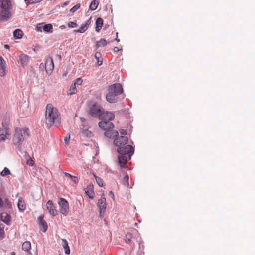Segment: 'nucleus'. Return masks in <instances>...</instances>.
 I'll return each instance as SVG.
<instances>
[{
  "instance_id": "nucleus-1",
  "label": "nucleus",
  "mask_w": 255,
  "mask_h": 255,
  "mask_svg": "<svg viewBox=\"0 0 255 255\" xmlns=\"http://www.w3.org/2000/svg\"><path fill=\"white\" fill-rule=\"evenodd\" d=\"M45 121L47 126L50 127L55 123L60 122V116L58 109L51 104L46 105L45 111Z\"/></svg>"
},
{
  "instance_id": "nucleus-2",
  "label": "nucleus",
  "mask_w": 255,
  "mask_h": 255,
  "mask_svg": "<svg viewBox=\"0 0 255 255\" xmlns=\"http://www.w3.org/2000/svg\"><path fill=\"white\" fill-rule=\"evenodd\" d=\"M103 111V108L100 105L95 103L90 106L89 114L92 116L98 117L99 118Z\"/></svg>"
},
{
  "instance_id": "nucleus-3",
  "label": "nucleus",
  "mask_w": 255,
  "mask_h": 255,
  "mask_svg": "<svg viewBox=\"0 0 255 255\" xmlns=\"http://www.w3.org/2000/svg\"><path fill=\"white\" fill-rule=\"evenodd\" d=\"M58 204L60 213L64 216L68 215L69 210V203L67 200L63 198H60L58 201Z\"/></svg>"
},
{
  "instance_id": "nucleus-4",
  "label": "nucleus",
  "mask_w": 255,
  "mask_h": 255,
  "mask_svg": "<svg viewBox=\"0 0 255 255\" xmlns=\"http://www.w3.org/2000/svg\"><path fill=\"white\" fill-rule=\"evenodd\" d=\"M15 134L13 138V142L15 145H20L24 140V137L22 129L19 128H16Z\"/></svg>"
},
{
  "instance_id": "nucleus-5",
  "label": "nucleus",
  "mask_w": 255,
  "mask_h": 255,
  "mask_svg": "<svg viewBox=\"0 0 255 255\" xmlns=\"http://www.w3.org/2000/svg\"><path fill=\"white\" fill-rule=\"evenodd\" d=\"M117 152L119 154L125 155L129 154V157H130V156L133 153L134 149L132 146L130 145H125L118 148Z\"/></svg>"
},
{
  "instance_id": "nucleus-6",
  "label": "nucleus",
  "mask_w": 255,
  "mask_h": 255,
  "mask_svg": "<svg viewBox=\"0 0 255 255\" xmlns=\"http://www.w3.org/2000/svg\"><path fill=\"white\" fill-rule=\"evenodd\" d=\"M45 67L46 73L48 75H50L54 67V62L51 57L49 56L46 58Z\"/></svg>"
},
{
  "instance_id": "nucleus-7",
  "label": "nucleus",
  "mask_w": 255,
  "mask_h": 255,
  "mask_svg": "<svg viewBox=\"0 0 255 255\" xmlns=\"http://www.w3.org/2000/svg\"><path fill=\"white\" fill-rule=\"evenodd\" d=\"M128 138L126 136H118L114 141V144L117 146L121 147L127 144Z\"/></svg>"
},
{
  "instance_id": "nucleus-8",
  "label": "nucleus",
  "mask_w": 255,
  "mask_h": 255,
  "mask_svg": "<svg viewBox=\"0 0 255 255\" xmlns=\"http://www.w3.org/2000/svg\"><path fill=\"white\" fill-rule=\"evenodd\" d=\"M108 90H110L117 95H120L123 92L122 87L119 83H115L110 85L108 87Z\"/></svg>"
},
{
  "instance_id": "nucleus-9",
  "label": "nucleus",
  "mask_w": 255,
  "mask_h": 255,
  "mask_svg": "<svg viewBox=\"0 0 255 255\" xmlns=\"http://www.w3.org/2000/svg\"><path fill=\"white\" fill-rule=\"evenodd\" d=\"M99 126L103 130L106 131L108 129H113L114 124L108 121L102 120L98 123Z\"/></svg>"
},
{
  "instance_id": "nucleus-10",
  "label": "nucleus",
  "mask_w": 255,
  "mask_h": 255,
  "mask_svg": "<svg viewBox=\"0 0 255 255\" xmlns=\"http://www.w3.org/2000/svg\"><path fill=\"white\" fill-rule=\"evenodd\" d=\"M97 205L100 210L99 215L103 216L102 214L105 212L106 208V198L104 197H101V198L98 200Z\"/></svg>"
},
{
  "instance_id": "nucleus-11",
  "label": "nucleus",
  "mask_w": 255,
  "mask_h": 255,
  "mask_svg": "<svg viewBox=\"0 0 255 255\" xmlns=\"http://www.w3.org/2000/svg\"><path fill=\"white\" fill-rule=\"evenodd\" d=\"M114 118L115 115L112 112L108 111L104 112L103 110L99 119L102 120L110 121L113 120Z\"/></svg>"
},
{
  "instance_id": "nucleus-12",
  "label": "nucleus",
  "mask_w": 255,
  "mask_h": 255,
  "mask_svg": "<svg viewBox=\"0 0 255 255\" xmlns=\"http://www.w3.org/2000/svg\"><path fill=\"white\" fill-rule=\"evenodd\" d=\"M7 74L6 63L2 57H0V76L4 77Z\"/></svg>"
},
{
  "instance_id": "nucleus-13",
  "label": "nucleus",
  "mask_w": 255,
  "mask_h": 255,
  "mask_svg": "<svg viewBox=\"0 0 255 255\" xmlns=\"http://www.w3.org/2000/svg\"><path fill=\"white\" fill-rule=\"evenodd\" d=\"M47 209L50 215L55 216L57 215V210L51 200H49L46 203Z\"/></svg>"
},
{
  "instance_id": "nucleus-14",
  "label": "nucleus",
  "mask_w": 255,
  "mask_h": 255,
  "mask_svg": "<svg viewBox=\"0 0 255 255\" xmlns=\"http://www.w3.org/2000/svg\"><path fill=\"white\" fill-rule=\"evenodd\" d=\"M118 95L111 91L108 90V93L106 95V100L109 103H115L117 101V96Z\"/></svg>"
},
{
  "instance_id": "nucleus-15",
  "label": "nucleus",
  "mask_w": 255,
  "mask_h": 255,
  "mask_svg": "<svg viewBox=\"0 0 255 255\" xmlns=\"http://www.w3.org/2000/svg\"><path fill=\"white\" fill-rule=\"evenodd\" d=\"M0 219L2 221L6 224L7 225H10L11 217L10 215H9L6 212H2L0 215Z\"/></svg>"
},
{
  "instance_id": "nucleus-16",
  "label": "nucleus",
  "mask_w": 255,
  "mask_h": 255,
  "mask_svg": "<svg viewBox=\"0 0 255 255\" xmlns=\"http://www.w3.org/2000/svg\"><path fill=\"white\" fill-rule=\"evenodd\" d=\"M85 192L86 194L91 199H93L94 196V192L93 191V185L90 184L85 189Z\"/></svg>"
},
{
  "instance_id": "nucleus-17",
  "label": "nucleus",
  "mask_w": 255,
  "mask_h": 255,
  "mask_svg": "<svg viewBox=\"0 0 255 255\" xmlns=\"http://www.w3.org/2000/svg\"><path fill=\"white\" fill-rule=\"evenodd\" d=\"M104 135L108 138H112L118 136V132L116 130H113L112 129H110L105 131Z\"/></svg>"
},
{
  "instance_id": "nucleus-18",
  "label": "nucleus",
  "mask_w": 255,
  "mask_h": 255,
  "mask_svg": "<svg viewBox=\"0 0 255 255\" xmlns=\"http://www.w3.org/2000/svg\"><path fill=\"white\" fill-rule=\"evenodd\" d=\"M44 216H40L38 218V222L40 227L42 229L44 232H45L47 230V223L43 219Z\"/></svg>"
},
{
  "instance_id": "nucleus-19",
  "label": "nucleus",
  "mask_w": 255,
  "mask_h": 255,
  "mask_svg": "<svg viewBox=\"0 0 255 255\" xmlns=\"http://www.w3.org/2000/svg\"><path fill=\"white\" fill-rule=\"evenodd\" d=\"M10 136V132L9 128H6L4 131L0 135V140L4 141L6 139H9Z\"/></svg>"
},
{
  "instance_id": "nucleus-20",
  "label": "nucleus",
  "mask_w": 255,
  "mask_h": 255,
  "mask_svg": "<svg viewBox=\"0 0 255 255\" xmlns=\"http://www.w3.org/2000/svg\"><path fill=\"white\" fill-rule=\"evenodd\" d=\"M0 6L1 9H10L11 8V2L9 0H1Z\"/></svg>"
},
{
  "instance_id": "nucleus-21",
  "label": "nucleus",
  "mask_w": 255,
  "mask_h": 255,
  "mask_svg": "<svg viewBox=\"0 0 255 255\" xmlns=\"http://www.w3.org/2000/svg\"><path fill=\"white\" fill-rule=\"evenodd\" d=\"M118 161L120 166L122 168H124L127 162V156L125 155L120 154V155L118 156Z\"/></svg>"
},
{
  "instance_id": "nucleus-22",
  "label": "nucleus",
  "mask_w": 255,
  "mask_h": 255,
  "mask_svg": "<svg viewBox=\"0 0 255 255\" xmlns=\"http://www.w3.org/2000/svg\"><path fill=\"white\" fill-rule=\"evenodd\" d=\"M21 64L22 66L26 65L29 61V57L25 54H21L19 56Z\"/></svg>"
},
{
  "instance_id": "nucleus-23",
  "label": "nucleus",
  "mask_w": 255,
  "mask_h": 255,
  "mask_svg": "<svg viewBox=\"0 0 255 255\" xmlns=\"http://www.w3.org/2000/svg\"><path fill=\"white\" fill-rule=\"evenodd\" d=\"M18 208L20 211H23L26 209V205L22 197H19L17 204Z\"/></svg>"
},
{
  "instance_id": "nucleus-24",
  "label": "nucleus",
  "mask_w": 255,
  "mask_h": 255,
  "mask_svg": "<svg viewBox=\"0 0 255 255\" xmlns=\"http://www.w3.org/2000/svg\"><path fill=\"white\" fill-rule=\"evenodd\" d=\"M96 27H95V30L99 32L100 30H101L102 25L103 24V20L102 18L99 17L97 19L96 21Z\"/></svg>"
},
{
  "instance_id": "nucleus-25",
  "label": "nucleus",
  "mask_w": 255,
  "mask_h": 255,
  "mask_svg": "<svg viewBox=\"0 0 255 255\" xmlns=\"http://www.w3.org/2000/svg\"><path fill=\"white\" fill-rule=\"evenodd\" d=\"M62 241L63 243L62 246L64 249L65 253L69 255L70 253V250L67 240L64 239L62 240Z\"/></svg>"
},
{
  "instance_id": "nucleus-26",
  "label": "nucleus",
  "mask_w": 255,
  "mask_h": 255,
  "mask_svg": "<svg viewBox=\"0 0 255 255\" xmlns=\"http://www.w3.org/2000/svg\"><path fill=\"white\" fill-rule=\"evenodd\" d=\"M77 92V89L76 87V85H75V84H72L70 88L67 90V95H71L74 94H76Z\"/></svg>"
},
{
  "instance_id": "nucleus-27",
  "label": "nucleus",
  "mask_w": 255,
  "mask_h": 255,
  "mask_svg": "<svg viewBox=\"0 0 255 255\" xmlns=\"http://www.w3.org/2000/svg\"><path fill=\"white\" fill-rule=\"evenodd\" d=\"M23 34V33L22 31L19 29H17L13 32V37L16 39H21Z\"/></svg>"
},
{
  "instance_id": "nucleus-28",
  "label": "nucleus",
  "mask_w": 255,
  "mask_h": 255,
  "mask_svg": "<svg viewBox=\"0 0 255 255\" xmlns=\"http://www.w3.org/2000/svg\"><path fill=\"white\" fill-rule=\"evenodd\" d=\"M31 248V243L29 241L24 242L22 245V249L24 251H29Z\"/></svg>"
},
{
  "instance_id": "nucleus-29",
  "label": "nucleus",
  "mask_w": 255,
  "mask_h": 255,
  "mask_svg": "<svg viewBox=\"0 0 255 255\" xmlns=\"http://www.w3.org/2000/svg\"><path fill=\"white\" fill-rule=\"evenodd\" d=\"M99 0H93L90 4L89 8L91 10H94L97 9L98 5L99 4Z\"/></svg>"
},
{
  "instance_id": "nucleus-30",
  "label": "nucleus",
  "mask_w": 255,
  "mask_h": 255,
  "mask_svg": "<svg viewBox=\"0 0 255 255\" xmlns=\"http://www.w3.org/2000/svg\"><path fill=\"white\" fill-rule=\"evenodd\" d=\"M88 26L87 24L85 23L84 24L82 25L81 27L79 28V29L75 30L74 31L75 32L82 33H84L88 29Z\"/></svg>"
},
{
  "instance_id": "nucleus-31",
  "label": "nucleus",
  "mask_w": 255,
  "mask_h": 255,
  "mask_svg": "<svg viewBox=\"0 0 255 255\" xmlns=\"http://www.w3.org/2000/svg\"><path fill=\"white\" fill-rule=\"evenodd\" d=\"M107 43V41L105 39L101 38L99 41L97 42L96 47L97 48L100 47H103L106 45Z\"/></svg>"
},
{
  "instance_id": "nucleus-32",
  "label": "nucleus",
  "mask_w": 255,
  "mask_h": 255,
  "mask_svg": "<svg viewBox=\"0 0 255 255\" xmlns=\"http://www.w3.org/2000/svg\"><path fill=\"white\" fill-rule=\"evenodd\" d=\"M1 14L2 17L8 18L10 17V9H1Z\"/></svg>"
},
{
  "instance_id": "nucleus-33",
  "label": "nucleus",
  "mask_w": 255,
  "mask_h": 255,
  "mask_svg": "<svg viewBox=\"0 0 255 255\" xmlns=\"http://www.w3.org/2000/svg\"><path fill=\"white\" fill-rule=\"evenodd\" d=\"M82 134L86 137L90 138L93 136V133L88 129L83 130L82 131Z\"/></svg>"
},
{
  "instance_id": "nucleus-34",
  "label": "nucleus",
  "mask_w": 255,
  "mask_h": 255,
  "mask_svg": "<svg viewBox=\"0 0 255 255\" xmlns=\"http://www.w3.org/2000/svg\"><path fill=\"white\" fill-rule=\"evenodd\" d=\"M53 26L51 24H45L43 26V29L44 31L47 32H52Z\"/></svg>"
},
{
  "instance_id": "nucleus-35",
  "label": "nucleus",
  "mask_w": 255,
  "mask_h": 255,
  "mask_svg": "<svg viewBox=\"0 0 255 255\" xmlns=\"http://www.w3.org/2000/svg\"><path fill=\"white\" fill-rule=\"evenodd\" d=\"M95 58L97 60V64L100 66L102 64L103 61L101 60V54L100 52H96L95 54Z\"/></svg>"
},
{
  "instance_id": "nucleus-36",
  "label": "nucleus",
  "mask_w": 255,
  "mask_h": 255,
  "mask_svg": "<svg viewBox=\"0 0 255 255\" xmlns=\"http://www.w3.org/2000/svg\"><path fill=\"white\" fill-rule=\"evenodd\" d=\"M132 238V235L130 233H128L126 235L125 242L127 243H130L131 242Z\"/></svg>"
},
{
  "instance_id": "nucleus-37",
  "label": "nucleus",
  "mask_w": 255,
  "mask_h": 255,
  "mask_svg": "<svg viewBox=\"0 0 255 255\" xmlns=\"http://www.w3.org/2000/svg\"><path fill=\"white\" fill-rule=\"evenodd\" d=\"M10 170L7 168L5 167L1 172L0 174L2 176H5L7 175H10Z\"/></svg>"
},
{
  "instance_id": "nucleus-38",
  "label": "nucleus",
  "mask_w": 255,
  "mask_h": 255,
  "mask_svg": "<svg viewBox=\"0 0 255 255\" xmlns=\"http://www.w3.org/2000/svg\"><path fill=\"white\" fill-rule=\"evenodd\" d=\"M128 179L129 177L128 175L126 174L125 176L123 177V184L125 186H129V183H128Z\"/></svg>"
},
{
  "instance_id": "nucleus-39",
  "label": "nucleus",
  "mask_w": 255,
  "mask_h": 255,
  "mask_svg": "<svg viewBox=\"0 0 255 255\" xmlns=\"http://www.w3.org/2000/svg\"><path fill=\"white\" fill-rule=\"evenodd\" d=\"M95 180L97 183L100 187H103L104 185V182L103 180L99 177L95 176Z\"/></svg>"
},
{
  "instance_id": "nucleus-40",
  "label": "nucleus",
  "mask_w": 255,
  "mask_h": 255,
  "mask_svg": "<svg viewBox=\"0 0 255 255\" xmlns=\"http://www.w3.org/2000/svg\"><path fill=\"white\" fill-rule=\"evenodd\" d=\"M80 7V4L78 3L77 4H76L75 6H74L73 7H72L70 9V11L72 13H73V12H75L76 10H77Z\"/></svg>"
},
{
  "instance_id": "nucleus-41",
  "label": "nucleus",
  "mask_w": 255,
  "mask_h": 255,
  "mask_svg": "<svg viewBox=\"0 0 255 255\" xmlns=\"http://www.w3.org/2000/svg\"><path fill=\"white\" fill-rule=\"evenodd\" d=\"M83 82V80L81 78H77L75 81H74L73 84H75V85H80L82 84Z\"/></svg>"
},
{
  "instance_id": "nucleus-42",
  "label": "nucleus",
  "mask_w": 255,
  "mask_h": 255,
  "mask_svg": "<svg viewBox=\"0 0 255 255\" xmlns=\"http://www.w3.org/2000/svg\"><path fill=\"white\" fill-rule=\"evenodd\" d=\"M28 159L27 161V164L29 165V166H33L34 165V161L32 160L31 157L28 155Z\"/></svg>"
},
{
  "instance_id": "nucleus-43",
  "label": "nucleus",
  "mask_w": 255,
  "mask_h": 255,
  "mask_svg": "<svg viewBox=\"0 0 255 255\" xmlns=\"http://www.w3.org/2000/svg\"><path fill=\"white\" fill-rule=\"evenodd\" d=\"M77 26V24L74 22H70L68 24V26L70 28H74Z\"/></svg>"
},
{
  "instance_id": "nucleus-44",
  "label": "nucleus",
  "mask_w": 255,
  "mask_h": 255,
  "mask_svg": "<svg viewBox=\"0 0 255 255\" xmlns=\"http://www.w3.org/2000/svg\"><path fill=\"white\" fill-rule=\"evenodd\" d=\"M71 179L75 184H77L79 181L78 178L76 176H72Z\"/></svg>"
},
{
  "instance_id": "nucleus-45",
  "label": "nucleus",
  "mask_w": 255,
  "mask_h": 255,
  "mask_svg": "<svg viewBox=\"0 0 255 255\" xmlns=\"http://www.w3.org/2000/svg\"><path fill=\"white\" fill-rule=\"evenodd\" d=\"M70 135H68V136H66V137H65V138H64V142H65L66 144H68L69 143V142L70 141Z\"/></svg>"
},
{
  "instance_id": "nucleus-46",
  "label": "nucleus",
  "mask_w": 255,
  "mask_h": 255,
  "mask_svg": "<svg viewBox=\"0 0 255 255\" xmlns=\"http://www.w3.org/2000/svg\"><path fill=\"white\" fill-rule=\"evenodd\" d=\"M120 132L122 135H126L127 134V131L124 129H122L120 130Z\"/></svg>"
},
{
  "instance_id": "nucleus-47",
  "label": "nucleus",
  "mask_w": 255,
  "mask_h": 255,
  "mask_svg": "<svg viewBox=\"0 0 255 255\" xmlns=\"http://www.w3.org/2000/svg\"><path fill=\"white\" fill-rule=\"evenodd\" d=\"M64 175L67 177H69L70 178H71V177H72V175H71L70 174L68 173H67V172H65L64 173Z\"/></svg>"
},
{
  "instance_id": "nucleus-48",
  "label": "nucleus",
  "mask_w": 255,
  "mask_h": 255,
  "mask_svg": "<svg viewBox=\"0 0 255 255\" xmlns=\"http://www.w3.org/2000/svg\"><path fill=\"white\" fill-rule=\"evenodd\" d=\"M3 205V201L1 198L0 197V208L2 207Z\"/></svg>"
},
{
  "instance_id": "nucleus-49",
  "label": "nucleus",
  "mask_w": 255,
  "mask_h": 255,
  "mask_svg": "<svg viewBox=\"0 0 255 255\" xmlns=\"http://www.w3.org/2000/svg\"><path fill=\"white\" fill-rule=\"evenodd\" d=\"M43 26L42 24H39L37 25V28L39 29H41L42 28H43Z\"/></svg>"
},
{
  "instance_id": "nucleus-50",
  "label": "nucleus",
  "mask_w": 255,
  "mask_h": 255,
  "mask_svg": "<svg viewBox=\"0 0 255 255\" xmlns=\"http://www.w3.org/2000/svg\"><path fill=\"white\" fill-rule=\"evenodd\" d=\"M114 51H115V52H118V51H119V48H118V47H115L114 48Z\"/></svg>"
},
{
  "instance_id": "nucleus-51",
  "label": "nucleus",
  "mask_w": 255,
  "mask_h": 255,
  "mask_svg": "<svg viewBox=\"0 0 255 255\" xmlns=\"http://www.w3.org/2000/svg\"><path fill=\"white\" fill-rule=\"evenodd\" d=\"M109 194L112 197L114 198V193L112 191H110L109 192Z\"/></svg>"
},
{
  "instance_id": "nucleus-52",
  "label": "nucleus",
  "mask_w": 255,
  "mask_h": 255,
  "mask_svg": "<svg viewBox=\"0 0 255 255\" xmlns=\"http://www.w3.org/2000/svg\"><path fill=\"white\" fill-rule=\"evenodd\" d=\"M118 35V33L117 32L116 33V35L117 36ZM115 40L117 41V42H119L120 41V39L118 38V37L117 36V37L115 38Z\"/></svg>"
},
{
  "instance_id": "nucleus-53",
  "label": "nucleus",
  "mask_w": 255,
  "mask_h": 255,
  "mask_svg": "<svg viewBox=\"0 0 255 255\" xmlns=\"http://www.w3.org/2000/svg\"><path fill=\"white\" fill-rule=\"evenodd\" d=\"M4 47L7 49H8L9 48V46L8 45L6 44L4 45Z\"/></svg>"
},
{
  "instance_id": "nucleus-54",
  "label": "nucleus",
  "mask_w": 255,
  "mask_h": 255,
  "mask_svg": "<svg viewBox=\"0 0 255 255\" xmlns=\"http://www.w3.org/2000/svg\"><path fill=\"white\" fill-rule=\"evenodd\" d=\"M57 56L58 57L59 59L61 60V56L60 55H57Z\"/></svg>"
},
{
  "instance_id": "nucleus-55",
  "label": "nucleus",
  "mask_w": 255,
  "mask_h": 255,
  "mask_svg": "<svg viewBox=\"0 0 255 255\" xmlns=\"http://www.w3.org/2000/svg\"><path fill=\"white\" fill-rule=\"evenodd\" d=\"M15 255V253L14 252H12L11 253V255Z\"/></svg>"
},
{
  "instance_id": "nucleus-56",
  "label": "nucleus",
  "mask_w": 255,
  "mask_h": 255,
  "mask_svg": "<svg viewBox=\"0 0 255 255\" xmlns=\"http://www.w3.org/2000/svg\"><path fill=\"white\" fill-rule=\"evenodd\" d=\"M63 4H64V5H67V3H66V2H64V3H63Z\"/></svg>"
},
{
  "instance_id": "nucleus-57",
  "label": "nucleus",
  "mask_w": 255,
  "mask_h": 255,
  "mask_svg": "<svg viewBox=\"0 0 255 255\" xmlns=\"http://www.w3.org/2000/svg\"><path fill=\"white\" fill-rule=\"evenodd\" d=\"M25 1H28V0H24Z\"/></svg>"
}]
</instances>
